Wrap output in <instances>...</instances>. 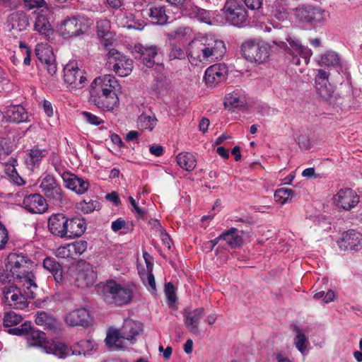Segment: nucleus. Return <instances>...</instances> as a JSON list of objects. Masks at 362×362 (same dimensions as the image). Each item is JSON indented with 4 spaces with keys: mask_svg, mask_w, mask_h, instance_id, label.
Here are the masks:
<instances>
[{
    "mask_svg": "<svg viewBox=\"0 0 362 362\" xmlns=\"http://www.w3.org/2000/svg\"><path fill=\"white\" fill-rule=\"evenodd\" d=\"M34 262L23 252H11L6 259L5 268H0V284H6L11 279L20 286L37 288L36 277L33 272Z\"/></svg>",
    "mask_w": 362,
    "mask_h": 362,
    "instance_id": "obj_1",
    "label": "nucleus"
},
{
    "mask_svg": "<svg viewBox=\"0 0 362 362\" xmlns=\"http://www.w3.org/2000/svg\"><path fill=\"white\" fill-rule=\"evenodd\" d=\"M226 51L223 40L213 36L196 39L189 44L187 57L193 66L211 63L223 58Z\"/></svg>",
    "mask_w": 362,
    "mask_h": 362,
    "instance_id": "obj_2",
    "label": "nucleus"
},
{
    "mask_svg": "<svg viewBox=\"0 0 362 362\" xmlns=\"http://www.w3.org/2000/svg\"><path fill=\"white\" fill-rule=\"evenodd\" d=\"M119 86L116 78L111 74L95 78L90 86V102L105 111L114 110L119 104V98L115 92Z\"/></svg>",
    "mask_w": 362,
    "mask_h": 362,
    "instance_id": "obj_3",
    "label": "nucleus"
},
{
    "mask_svg": "<svg viewBox=\"0 0 362 362\" xmlns=\"http://www.w3.org/2000/svg\"><path fill=\"white\" fill-rule=\"evenodd\" d=\"M8 332L17 336L26 334L31 346H40L45 353L53 354L59 358H65L74 354L63 342L52 341L46 343L45 334L42 331L33 329L30 322H25L20 327L11 328Z\"/></svg>",
    "mask_w": 362,
    "mask_h": 362,
    "instance_id": "obj_4",
    "label": "nucleus"
},
{
    "mask_svg": "<svg viewBox=\"0 0 362 362\" xmlns=\"http://www.w3.org/2000/svg\"><path fill=\"white\" fill-rule=\"evenodd\" d=\"M97 290L106 303L122 306L132 302L135 286L132 284H121L115 280L109 279L98 284Z\"/></svg>",
    "mask_w": 362,
    "mask_h": 362,
    "instance_id": "obj_5",
    "label": "nucleus"
},
{
    "mask_svg": "<svg viewBox=\"0 0 362 362\" xmlns=\"http://www.w3.org/2000/svg\"><path fill=\"white\" fill-rule=\"evenodd\" d=\"M4 286L2 288L5 301L11 306L22 309L26 305L28 299L35 298L37 288H30L28 286H17L13 284Z\"/></svg>",
    "mask_w": 362,
    "mask_h": 362,
    "instance_id": "obj_6",
    "label": "nucleus"
},
{
    "mask_svg": "<svg viewBox=\"0 0 362 362\" xmlns=\"http://www.w3.org/2000/svg\"><path fill=\"white\" fill-rule=\"evenodd\" d=\"M40 189L49 203L57 206H62L66 203V197L60 184L54 177L48 173L40 181Z\"/></svg>",
    "mask_w": 362,
    "mask_h": 362,
    "instance_id": "obj_7",
    "label": "nucleus"
},
{
    "mask_svg": "<svg viewBox=\"0 0 362 362\" xmlns=\"http://www.w3.org/2000/svg\"><path fill=\"white\" fill-rule=\"evenodd\" d=\"M89 25V19L78 15L69 17L62 21L58 27V32L64 39L79 37L88 30Z\"/></svg>",
    "mask_w": 362,
    "mask_h": 362,
    "instance_id": "obj_8",
    "label": "nucleus"
},
{
    "mask_svg": "<svg viewBox=\"0 0 362 362\" xmlns=\"http://www.w3.org/2000/svg\"><path fill=\"white\" fill-rule=\"evenodd\" d=\"M295 15L300 22L311 28L320 26L325 21V11L311 4L299 5Z\"/></svg>",
    "mask_w": 362,
    "mask_h": 362,
    "instance_id": "obj_9",
    "label": "nucleus"
},
{
    "mask_svg": "<svg viewBox=\"0 0 362 362\" xmlns=\"http://www.w3.org/2000/svg\"><path fill=\"white\" fill-rule=\"evenodd\" d=\"M226 21L236 27H244L249 23L247 12L238 0H227L223 8Z\"/></svg>",
    "mask_w": 362,
    "mask_h": 362,
    "instance_id": "obj_10",
    "label": "nucleus"
},
{
    "mask_svg": "<svg viewBox=\"0 0 362 362\" xmlns=\"http://www.w3.org/2000/svg\"><path fill=\"white\" fill-rule=\"evenodd\" d=\"M244 58L251 62L262 63L269 57L267 45L259 40L250 39L245 41L241 46Z\"/></svg>",
    "mask_w": 362,
    "mask_h": 362,
    "instance_id": "obj_11",
    "label": "nucleus"
},
{
    "mask_svg": "<svg viewBox=\"0 0 362 362\" xmlns=\"http://www.w3.org/2000/svg\"><path fill=\"white\" fill-rule=\"evenodd\" d=\"M107 63L116 74L121 77L129 76L133 69V61L115 49H110L107 53Z\"/></svg>",
    "mask_w": 362,
    "mask_h": 362,
    "instance_id": "obj_12",
    "label": "nucleus"
},
{
    "mask_svg": "<svg viewBox=\"0 0 362 362\" xmlns=\"http://www.w3.org/2000/svg\"><path fill=\"white\" fill-rule=\"evenodd\" d=\"M64 80L71 89L80 90L86 84L87 78L83 69L76 62H69L64 68Z\"/></svg>",
    "mask_w": 362,
    "mask_h": 362,
    "instance_id": "obj_13",
    "label": "nucleus"
},
{
    "mask_svg": "<svg viewBox=\"0 0 362 362\" xmlns=\"http://www.w3.org/2000/svg\"><path fill=\"white\" fill-rule=\"evenodd\" d=\"M287 41L290 46L288 48L287 54L291 57L290 59L291 62L294 65L298 66L300 64V58H302L304 63L308 64L313 54L311 49L302 45L297 39L289 37L287 39Z\"/></svg>",
    "mask_w": 362,
    "mask_h": 362,
    "instance_id": "obj_14",
    "label": "nucleus"
},
{
    "mask_svg": "<svg viewBox=\"0 0 362 362\" xmlns=\"http://www.w3.org/2000/svg\"><path fill=\"white\" fill-rule=\"evenodd\" d=\"M74 275L76 284L81 288L91 286L97 279V274L93 266L86 262L78 264Z\"/></svg>",
    "mask_w": 362,
    "mask_h": 362,
    "instance_id": "obj_15",
    "label": "nucleus"
},
{
    "mask_svg": "<svg viewBox=\"0 0 362 362\" xmlns=\"http://www.w3.org/2000/svg\"><path fill=\"white\" fill-rule=\"evenodd\" d=\"M35 55L45 66L49 75L56 74L57 67L52 49L47 44H37L35 47Z\"/></svg>",
    "mask_w": 362,
    "mask_h": 362,
    "instance_id": "obj_16",
    "label": "nucleus"
},
{
    "mask_svg": "<svg viewBox=\"0 0 362 362\" xmlns=\"http://www.w3.org/2000/svg\"><path fill=\"white\" fill-rule=\"evenodd\" d=\"M49 150L46 148H42L39 145H35L27 152L24 156V163L25 167L30 171H35L38 169L42 160L48 155Z\"/></svg>",
    "mask_w": 362,
    "mask_h": 362,
    "instance_id": "obj_17",
    "label": "nucleus"
},
{
    "mask_svg": "<svg viewBox=\"0 0 362 362\" xmlns=\"http://www.w3.org/2000/svg\"><path fill=\"white\" fill-rule=\"evenodd\" d=\"M227 74L228 67L225 64H215L206 69L204 79L208 87L214 88L226 79Z\"/></svg>",
    "mask_w": 362,
    "mask_h": 362,
    "instance_id": "obj_18",
    "label": "nucleus"
},
{
    "mask_svg": "<svg viewBox=\"0 0 362 362\" xmlns=\"http://www.w3.org/2000/svg\"><path fill=\"white\" fill-rule=\"evenodd\" d=\"M338 245L342 250L357 252L362 249V233L353 229L344 232Z\"/></svg>",
    "mask_w": 362,
    "mask_h": 362,
    "instance_id": "obj_19",
    "label": "nucleus"
},
{
    "mask_svg": "<svg viewBox=\"0 0 362 362\" xmlns=\"http://www.w3.org/2000/svg\"><path fill=\"white\" fill-rule=\"evenodd\" d=\"M334 200L337 206L349 211L359 203V197L352 189L345 187L338 191L334 196Z\"/></svg>",
    "mask_w": 362,
    "mask_h": 362,
    "instance_id": "obj_20",
    "label": "nucleus"
},
{
    "mask_svg": "<svg viewBox=\"0 0 362 362\" xmlns=\"http://www.w3.org/2000/svg\"><path fill=\"white\" fill-rule=\"evenodd\" d=\"M158 48L155 45H143L137 44L134 47V55L148 68L153 67L155 64V57L158 54Z\"/></svg>",
    "mask_w": 362,
    "mask_h": 362,
    "instance_id": "obj_21",
    "label": "nucleus"
},
{
    "mask_svg": "<svg viewBox=\"0 0 362 362\" xmlns=\"http://www.w3.org/2000/svg\"><path fill=\"white\" fill-rule=\"evenodd\" d=\"M315 81L316 90L320 96L325 101L332 103L334 90L328 81L327 72L323 69L317 70Z\"/></svg>",
    "mask_w": 362,
    "mask_h": 362,
    "instance_id": "obj_22",
    "label": "nucleus"
},
{
    "mask_svg": "<svg viewBox=\"0 0 362 362\" xmlns=\"http://www.w3.org/2000/svg\"><path fill=\"white\" fill-rule=\"evenodd\" d=\"M68 218L63 214H54L48 219V229L54 236L66 238Z\"/></svg>",
    "mask_w": 362,
    "mask_h": 362,
    "instance_id": "obj_23",
    "label": "nucleus"
},
{
    "mask_svg": "<svg viewBox=\"0 0 362 362\" xmlns=\"http://www.w3.org/2000/svg\"><path fill=\"white\" fill-rule=\"evenodd\" d=\"M22 204L31 214H43L47 209L45 198L37 193L25 196Z\"/></svg>",
    "mask_w": 362,
    "mask_h": 362,
    "instance_id": "obj_24",
    "label": "nucleus"
},
{
    "mask_svg": "<svg viewBox=\"0 0 362 362\" xmlns=\"http://www.w3.org/2000/svg\"><path fill=\"white\" fill-rule=\"evenodd\" d=\"M47 12L48 11L45 9L34 12L36 16L33 24V30L49 38L53 34V29L50 24Z\"/></svg>",
    "mask_w": 362,
    "mask_h": 362,
    "instance_id": "obj_25",
    "label": "nucleus"
},
{
    "mask_svg": "<svg viewBox=\"0 0 362 362\" xmlns=\"http://www.w3.org/2000/svg\"><path fill=\"white\" fill-rule=\"evenodd\" d=\"M62 180L66 188L75 192L78 194L86 193L90 187L88 180L70 172L65 175Z\"/></svg>",
    "mask_w": 362,
    "mask_h": 362,
    "instance_id": "obj_26",
    "label": "nucleus"
},
{
    "mask_svg": "<svg viewBox=\"0 0 362 362\" xmlns=\"http://www.w3.org/2000/svg\"><path fill=\"white\" fill-rule=\"evenodd\" d=\"M90 320L89 311L83 308L75 309L65 316L66 322L71 327H88Z\"/></svg>",
    "mask_w": 362,
    "mask_h": 362,
    "instance_id": "obj_27",
    "label": "nucleus"
},
{
    "mask_svg": "<svg viewBox=\"0 0 362 362\" xmlns=\"http://www.w3.org/2000/svg\"><path fill=\"white\" fill-rule=\"evenodd\" d=\"M204 315V310L203 308H199L185 313L184 322L191 333L194 334H199V325Z\"/></svg>",
    "mask_w": 362,
    "mask_h": 362,
    "instance_id": "obj_28",
    "label": "nucleus"
},
{
    "mask_svg": "<svg viewBox=\"0 0 362 362\" xmlns=\"http://www.w3.org/2000/svg\"><path fill=\"white\" fill-rule=\"evenodd\" d=\"M4 117L9 122L21 123L28 121V114L22 105H13L7 107Z\"/></svg>",
    "mask_w": 362,
    "mask_h": 362,
    "instance_id": "obj_29",
    "label": "nucleus"
},
{
    "mask_svg": "<svg viewBox=\"0 0 362 362\" xmlns=\"http://www.w3.org/2000/svg\"><path fill=\"white\" fill-rule=\"evenodd\" d=\"M120 331L123 339L132 342L135 337L142 331V324L139 321L127 319L124 320Z\"/></svg>",
    "mask_w": 362,
    "mask_h": 362,
    "instance_id": "obj_30",
    "label": "nucleus"
},
{
    "mask_svg": "<svg viewBox=\"0 0 362 362\" xmlns=\"http://www.w3.org/2000/svg\"><path fill=\"white\" fill-rule=\"evenodd\" d=\"M67 236L66 238L74 239L82 235L86 230V223L83 218L75 217L68 218Z\"/></svg>",
    "mask_w": 362,
    "mask_h": 362,
    "instance_id": "obj_31",
    "label": "nucleus"
},
{
    "mask_svg": "<svg viewBox=\"0 0 362 362\" xmlns=\"http://www.w3.org/2000/svg\"><path fill=\"white\" fill-rule=\"evenodd\" d=\"M246 103V98L244 91L241 89H236L226 95L224 105L229 110L243 107Z\"/></svg>",
    "mask_w": 362,
    "mask_h": 362,
    "instance_id": "obj_32",
    "label": "nucleus"
},
{
    "mask_svg": "<svg viewBox=\"0 0 362 362\" xmlns=\"http://www.w3.org/2000/svg\"><path fill=\"white\" fill-rule=\"evenodd\" d=\"M42 267L50 272L55 281L58 284L63 282V272L62 265L52 257H47L42 261Z\"/></svg>",
    "mask_w": 362,
    "mask_h": 362,
    "instance_id": "obj_33",
    "label": "nucleus"
},
{
    "mask_svg": "<svg viewBox=\"0 0 362 362\" xmlns=\"http://www.w3.org/2000/svg\"><path fill=\"white\" fill-rule=\"evenodd\" d=\"M222 240L232 249L240 247L243 243L242 236L236 228L232 227L221 233Z\"/></svg>",
    "mask_w": 362,
    "mask_h": 362,
    "instance_id": "obj_34",
    "label": "nucleus"
},
{
    "mask_svg": "<svg viewBox=\"0 0 362 362\" xmlns=\"http://www.w3.org/2000/svg\"><path fill=\"white\" fill-rule=\"evenodd\" d=\"M177 165L186 171H192L197 165V160L193 154L188 152L178 153L176 157Z\"/></svg>",
    "mask_w": 362,
    "mask_h": 362,
    "instance_id": "obj_35",
    "label": "nucleus"
},
{
    "mask_svg": "<svg viewBox=\"0 0 362 362\" xmlns=\"http://www.w3.org/2000/svg\"><path fill=\"white\" fill-rule=\"evenodd\" d=\"M158 119L154 114L146 112L140 115L137 119L138 127L142 131L151 132L156 127Z\"/></svg>",
    "mask_w": 362,
    "mask_h": 362,
    "instance_id": "obj_36",
    "label": "nucleus"
},
{
    "mask_svg": "<svg viewBox=\"0 0 362 362\" xmlns=\"http://www.w3.org/2000/svg\"><path fill=\"white\" fill-rule=\"evenodd\" d=\"M35 321L37 325L43 327L45 329L52 330L55 327V318L52 315L45 311L37 312Z\"/></svg>",
    "mask_w": 362,
    "mask_h": 362,
    "instance_id": "obj_37",
    "label": "nucleus"
},
{
    "mask_svg": "<svg viewBox=\"0 0 362 362\" xmlns=\"http://www.w3.org/2000/svg\"><path fill=\"white\" fill-rule=\"evenodd\" d=\"M318 64L321 66H337L340 64L339 54L334 51H327L320 56Z\"/></svg>",
    "mask_w": 362,
    "mask_h": 362,
    "instance_id": "obj_38",
    "label": "nucleus"
},
{
    "mask_svg": "<svg viewBox=\"0 0 362 362\" xmlns=\"http://www.w3.org/2000/svg\"><path fill=\"white\" fill-rule=\"evenodd\" d=\"M123 340L124 339L122 337L120 329L110 330L105 338L106 344L109 347H115L116 349H121L124 346L123 345Z\"/></svg>",
    "mask_w": 362,
    "mask_h": 362,
    "instance_id": "obj_39",
    "label": "nucleus"
},
{
    "mask_svg": "<svg viewBox=\"0 0 362 362\" xmlns=\"http://www.w3.org/2000/svg\"><path fill=\"white\" fill-rule=\"evenodd\" d=\"M77 346L80 349V350L78 351V353L71 350V352H74L73 355L83 354L85 356H89L92 355L97 350V344L93 339H82L77 343ZM69 349H71V348ZM72 354H71L70 356Z\"/></svg>",
    "mask_w": 362,
    "mask_h": 362,
    "instance_id": "obj_40",
    "label": "nucleus"
},
{
    "mask_svg": "<svg viewBox=\"0 0 362 362\" xmlns=\"http://www.w3.org/2000/svg\"><path fill=\"white\" fill-rule=\"evenodd\" d=\"M150 17L154 23L158 25H164L167 23L168 16L165 13L164 6H156L150 8Z\"/></svg>",
    "mask_w": 362,
    "mask_h": 362,
    "instance_id": "obj_41",
    "label": "nucleus"
},
{
    "mask_svg": "<svg viewBox=\"0 0 362 362\" xmlns=\"http://www.w3.org/2000/svg\"><path fill=\"white\" fill-rule=\"evenodd\" d=\"M51 165L54 167L55 171L61 176L62 179L65 177L66 174L69 172L66 170L65 166L63 165L62 161L58 154L53 153L50 156Z\"/></svg>",
    "mask_w": 362,
    "mask_h": 362,
    "instance_id": "obj_42",
    "label": "nucleus"
},
{
    "mask_svg": "<svg viewBox=\"0 0 362 362\" xmlns=\"http://www.w3.org/2000/svg\"><path fill=\"white\" fill-rule=\"evenodd\" d=\"M22 320L23 317L21 315L14 311H8L4 314V325L6 327H13L21 322Z\"/></svg>",
    "mask_w": 362,
    "mask_h": 362,
    "instance_id": "obj_43",
    "label": "nucleus"
},
{
    "mask_svg": "<svg viewBox=\"0 0 362 362\" xmlns=\"http://www.w3.org/2000/svg\"><path fill=\"white\" fill-rule=\"evenodd\" d=\"M293 196H294L293 190L286 187L278 189L274 192V198L276 201L282 204L287 202Z\"/></svg>",
    "mask_w": 362,
    "mask_h": 362,
    "instance_id": "obj_44",
    "label": "nucleus"
},
{
    "mask_svg": "<svg viewBox=\"0 0 362 362\" xmlns=\"http://www.w3.org/2000/svg\"><path fill=\"white\" fill-rule=\"evenodd\" d=\"M100 208V204L97 199L86 200L79 203V209L85 214H90L95 210H98Z\"/></svg>",
    "mask_w": 362,
    "mask_h": 362,
    "instance_id": "obj_45",
    "label": "nucleus"
},
{
    "mask_svg": "<svg viewBox=\"0 0 362 362\" xmlns=\"http://www.w3.org/2000/svg\"><path fill=\"white\" fill-rule=\"evenodd\" d=\"M294 344L297 349L302 354H305L308 341L305 335L300 330H298L297 335L294 339Z\"/></svg>",
    "mask_w": 362,
    "mask_h": 362,
    "instance_id": "obj_46",
    "label": "nucleus"
},
{
    "mask_svg": "<svg viewBox=\"0 0 362 362\" xmlns=\"http://www.w3.org/2000/svg\"><path fill=\"white\" fill-rule=\"evenodd\" d=\"M182 15L189 17L190 18H196L199 7L194 5L190 1H186L180 6Z\"/></svg>",
    "mask_w": 362,
    "mask_h": 362,
    "instance_id": "obj_47",
    "label": "nucleus"
},
{
    "mask_svg": "<svg viewBox=\"0 0 362 362\" xmlns=\"http://www.w3.org/2000/svg\"><path fill=\"white\" fill-rule=\"evenodd\" d=\"M110 21L107 19H103L97 22V34L98 37H105L111 35L110 31Z\"/></svg>",
    "mask_w": 362,
    "mask_h": 362,
    "instance_id": "obj_48",
    "label": "nucleus"
},
{
    "mask_svg": "<svg viewBox=\"0 0 362 362\" xmlns=\"http://www.w3.org/2000/svg\"><path fill=\"white\" fill-rule=\"evenodd\" d=\"M186 57V53L184 49L177 44H172L169 52V58L173 59H183Z\"/></svg>",
    "mask_w": 362,
    "mask_h": 362,
    "instance_id": "obj_49",
    "label": "nucleus"
},
{
    "mask_svg": "<svg viewBox=\"0 0 362 362\" xmlns=\"http://www.w3.org/2000/svg\"><path fill=\"white\" fill-rule=\"evenodd\" d=\"M25 6L28 10L34 8L45 9L49 11L47 2L45 0H23Z\"/></svg>",
    "mask_w": 362,
    "mask_h": 362,
    "instance_id": "obj_50",
    "label": "nucleus"
},
{
    "mask_svg": "<svg viewBox=\"0 0 362 362\" xmlns=\"http://www.w3.org/2000/svg\"><path fill=\"white\" fill-rule=\"evenodd\" d=\"M127 18H129V20L127 21L126 24L123 25L124 27H127L129 29H134L139 30L144 29L145 25L144 21H135L134 16L132 13H129V16H127Z\"/></svg>",
    "mask_w": 362,
    "mask_h": 362,
    "instance_id": "obj_51",
    "label": "nucleus"
},
{
    "mask_svg": "<svg viewBox=\"0 0 362 362\" xmlns=\"http://www.w3.org/2000/svg\"><path fill=\"white\" fill-rule=\"evenodd\" d=\"M189 32V28L186 27H179L175 30L168 34V37L171 40H181Z\"/></svg>",
    "mask_w": 362,
    "mask_h": 362,
    "instance_id": "obj_52",
    "label": "nucleus"
},
{
    "mask_svg": "<svg viewBox=\"0 0 362 362\" xmlns=\"http://www.w3.org/2000/svg\"><path fill=\"white\" fill-rule=\"evenodd\" d=\"M71 244L72 254L76 255H82L87 249L88 243L86 241H76Z\"/></svg>",
    "mask_w": 362,
    "mask_h": 362,
    "instance_id": "obj_53",
    "label": "nucleus"
},
{
    "mask_svg": "<svg viewBox=\"0 0 362 362\" xmlns=\"http://www.w3.org/2000/svg\"><path fill=\"white\" fill-rule=\"evenodd\" d=\"M142 281L149 291L154 293L156 291L155 278L151 272L148 273L146 276H142Z\"/></svg>",
    "mask_w": 362,
    "mask_h": 362,
    "instance_id": "obj_54",
    "label": "nucleus"
},
{
    "mask_svg": "<svg viewBox=\"0 0 362 362\" xmlns=\"http://www.w3.org/2000/svg\"><path fill=\"white\" fill-rule=\"evenodd\" d=\"M55 255L59 258H69L73 256L71 244H66L63 246L59 247L55 252Z\"/></svg>",
    "mask_w": 362,
    "mask_h": 362,
    "instance_id": "obj_55",
    "label": "nucleus"
},
{
    "mask_svg": "<svg viewBox=\"0 0 362 362\" xmlns=\"http://www.w3.org/2000/svg\"><path fill=\"white\" fill-rule=\"evenodd\" d=\"M82 115L83 119L90 124L98 126L104 123L103 119L89 112H83Z\"/></svg>",
    "mask_w": 362,
    "mask_h": 362,
    "instance_id": "obj_56",
    "label": "nucleus"
},
{
    "mask_svg": "<svg viewBox=\"0 0 362 362\" xmlns=\"http://www.w3.org/2000/svg\"><path fill=\"white\" fill-rule=\"evenodd\" d=\"M165 293L170 303H175L177 298L175 292V287L171 282H168L165 284Z\"/></svg>",
    "mask_w": 362,
    "mask_h": 362,
    "instance_id": "obj_57",
    "label": "nucleus"
},
{
    "mask_svg": "<svg viewBox=\"0 0 362 362\" xmlns=\"http://www.w3.org/2000/svg\"><path fill=\"white\" fill-rule=\"evenodd\" d=\"M195 18H197L201 22L207 24H211L210 13L208 11L205 9L199 8V11H197V15L196 16Z\"/></svg>",
    "mask_w": 362,
    "mask_h": 362,
    "instance_id": "obj_58",
    "label": "nucleus"
},
{
    "mask_svg": "<svg viewBox=\"0 0 362 362\" xmlns=\"http://www.w3.org/2000/svg\"><path fill=\"white\" fill-rule=\"evenodd\" d=\"M296 141L301 149H308L310 147V141L309 137L305 134L297 136Z\"/></svg>",
    "mask_w": 362,
    "mask_h": 362,
    "instance_id": "obj_59",
    "label": "nucleus"
},
{
    "mask_svg": "<svg viewBox=\"0 0 362 362\" xmlns=\"http://www.w3.org/2000/svg\"><path fill=\"white\" fill-rule=\"evenodd\" d=\"M8 240V235L7 229L0 221V250L5 247Z\"/></svg>",
    "mask_w": 362,
    "mask_h": 362,
    "instance_id": "obj_60",
    "label": "nucleus"
},
{
    "mask_svg": "<svg viewBox=\"0 0 362 362\" xmlns=\"http://www.w3.org/2000/svg\"><path fill=\"white\" fill-rule=\"evenodd\" d=\"M245 6L251 10H258L262 7L263 0H243Z\"/></svg>",
    "mask_w": 362,
    "mask_h": 362,
    "instance_id": "obj_61",
    "label": "nucleus"
},
{
    "mask_svg": "<svg viewBox=\"0 0 362 362\" xmlns=\"http://www.w3.org/2000/svg\"><path fill=\"white\" fill-rule=\"evenodd\" d=\"M129 201L132 206L133 207L132 211L134 213H136L139 218L143 217L145 214V211L143 209L138 206L136 200L132 197L130 196L129 197Z\"/></svg>",
    "mask_w": 362,
    "mask_h": 362,
    "instance_id": "obj_62",
    "label": "nucleus"
},
{
    "mask_svg": "<svg viewBox=\"0 0 362 362\" xmlns=\"http://www.w3.org/2000/svg\"><path fill=\"white\" fill-rule=\"evenodd\" d=\"M17 163L16 159H13L11 163H7L5 167L6 174L11 178L13 175H14L18 172L15 167V163Z\"/></svg>",
    "mask_w": 362,
    "mask_h": 362,
    "instance_id": "obj_63",
    "label": "nucleus"
},
{
    "mask_svg": "<svg viewBox=\"0 0 362 362\" xmlns=\"http://www.w3.org/2000/svg\"><path fill=\"white\" fill-rule=\"evenodd\" d=\"M126 226V221L122 218L112 222L111 228L114 232H117Z\"/></svg>",
    "mask_w": 362,
    "mask_h": 362,
    "instance_id": "obj_64",
    "label": "nucleus"
}]
</instances>
